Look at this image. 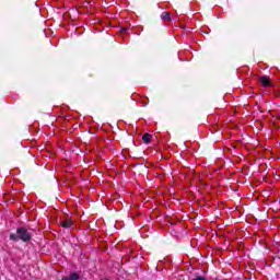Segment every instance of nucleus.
Masks as SVG:
<instances>
[{
  "label": "nucleus",
  "mask_w": 280,
  "mask_h": 280,
  "mask_svg": "<svg viewBox=\"0 0 280 280\" xmlns=\"http://www.w3.org/2000/svg\"><path fill=\"white\" fill-rule=\"evenodd\" d=\"M259 82L265 88L272 86V83L270 82V78H268L267 75L260 77Z\"/></svg>",
  "instance_id": "obj_2"
},
{
  "label": "nucleus",
  "mask_w": 280,
  "mask_h": 280,
  "mask_svg": "<svg viewBox=\"0 0 280 280\" xmlns=\"http://www.w3.org/2000/svg\"><path fill=\"white\" fill-rule=\"evenodd\" d=\"M194 280H207V278L203 276H197Z\"/></svg>",
  "instance_id": "obj_7"
},
{
  "label": "nucleus",
  "mask_w": 280,
  "mask_h": 280,
  "mask_svg": "<svg viewBox=\"0 0 280 280\" xmlns=\"http://www.w3.org/2000/svg\"><path fill=\"white\" fill-rule=\"evenodd\" d=\"M120 32H121L122 34H128V28H121Z\"/></svg>",
  "instance_id": "obj_8"
},
{
  "label": "nucleus",
  "mask_w": 280,
  "mask_h": 280,
  "mask_svg": "<svg viewBox=\"0 0 280 280\" xmlns=\"http://www.w3.org/2000/svg\"><path fill=\"white\" fill-rule=\"evenodd\" d=\"M61 280H80V273L78 272H72L69 276L62 277Z\"/></svg>",
  "instance_id": "obj_3"
},
{
  "label": "nucleus",
  "mask_w": 280,
  "mask_h": 280,
  "mask_svg": "<svg viewBox=\"0 0 280 280\" xmlns=\"http://www.w3.org/2000/svg\"><path fill=\"white\" fill-rule=\"evenodd\" d=\"M9 240L11 242H24L27 244L28 242H32V234L30 231H27V228L25 226H20L16 229V233H11L9 235Z\"/></svg>",
  "instance_id": "obj_1"
},
{
  "label": "nucleus",
  "mask_w": 280,
  "mask_h": 280,
  "mask_svg": "<svg viewBox=\"0 0 280 280\" xmlns=\"http://www.w3.org/2000/svg\"><path fill=\"white\" fill-rule=\"evenodd\" d=\"M142 104H143V106H145L148 104V102L145 103V101H142Z\"/></svg>",
  "instance_id": "obj_9"
},
{
  "label": "nucleus",
  "mask_w": 280,
  "mask_h": 280,
  "mask_svg": "<svg viewBox=\"0 0 280 280\" xmlns=\"http://www.w3.org/2000/svg\"><path fill=\"white\" fill-rule=\"evenodd\" d=\"M161 19L162 21H172V15L170 14V12H163L161 14Z\"/></svg>",
  "instance_id": "obj_6"
},
{
  "label": "nucleus",
  "mask_w": 280,
  "mask_h": 280,
  "mask_svg": "<svg viewBox=\"0 0 280 280\" xmlns=\"http://www.w3.org/2000/svg\"><path fill=\"white\" fill-rule=\"evenodd\" d=\"M61 226H63V229H71V226H73V223L71 222V220H65L61 222Z\"/></svg>",
  "instance_id": "obj_5"
},
{
  "label": "nucleus",
  "mask_w": 280,
  "mask_h": 280,
  "mask_svg": "<svg viewBox=\"0 0 280 280\" xmlns=\"http://www.w3.org/2000/svg\"><path fill=\"white\" fill-rule=\"evenodd\" d=\"M142 141H143V143H145L147 145L152 141V135H150V133H144L143 136H142Z\"/></svg>",
  "instance_id": "obj_4"
}]
</instances>
